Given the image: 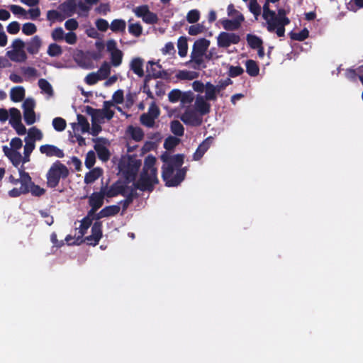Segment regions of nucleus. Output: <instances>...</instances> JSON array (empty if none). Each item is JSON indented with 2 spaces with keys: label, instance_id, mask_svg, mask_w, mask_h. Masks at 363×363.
<instances>
[{
  "label": "nucleus",
  "instance_id": "f257e3e1",
  "mask_svg": "<svg viewBox=\"0 0 363 363\" xmlns=\"http://www.w3.org/2000/svg\"><path fill=\"white\" fill-rule=\"evenodd\" d=\"M164 162L162 166V177L168 186H177L184 178L185 172L180 167L183 164V156L181 155H170L164 153L161 156Z\"/></svg>",
  "mask_w": 363,
  "mask_h": 363
},
{
  "label": "nucleus",
  "instance_id": "f03ea898",
  "mask_svg": "<svg viewBox=\"0 0 363 363\" xmlns=\"http://www.w3.org/2000/svg\"><path fill=\"white\" fill-rule=\"evenodd\" d=\"M279 0H266L263 6V18L267 23L269 31H276L278 36H283L285 32L284 26L289 23V19L286 17L284 10H279L277 15L270 11L269 4H275Z\"/></svg>",
  "mask_w": 363,
  "mask_h": 363
},
{
  "label": "nucleus",
  "instance_id": "7ed1b4c3",
  "mask_svg": "<svg viewBox=\"0 0 363 363\" xmlns=\"http://www.w3.org/2000/svg\"><path fill=\"white\" fill-rule=\"evenodd\" d=\"M19 177L21 186H15L9 191L8 194L11 197H18L28 192L31 193L33 196H40L45 193V189L34 184L29 174L22 169H19Z\"/></svg>",
  "mask_w": 363,
  "mask_h": 363
},
{
  "label": "nucleus",
  "instance_id": "20e7f679",
  "mask_svg": "<svg viewBox=\"0 0 363 363\" xmlns=\"http://www.w3.org/2000/svg\"><path fill=\"white\" fill-rule=\"evenodd\" d=\"M155 162L156 158L152 155L145 158L143 171L138 182V186L143 190H149L158 182L157 168L155 167Z\"/></svg>",
  "mask_w": 363,
  "mask_h": 363
},
{
  "label": "nucleus",
  "instance_id": "39448f33",
  "mask_svg": "<svg viewBox=\"0 0 363 363\" xmlns=\"http://www.w3.org/2000/svg\"><path fill=\"white\" fill-rule=\"evenodd\" d=\"M141 162L136 157L125 155L122 157L118 168L128 180H133L138 172Z\"/></svg>",
  "mask_w": 363,
  "mask_h": 363
},
{
  "label": "nucleus",
  "instance_id": "423d86ee",
  "mask_svg": "<svg viewBox=\"0 0 363 363\" xmlns=\"http://www.w3.org/2000/svg\"><path fill=\"white\" fill-rule=\"evenodd\" d=\"M227 14L230 18L220 20L223 28L227 30H238L245 20L243 15L236 10L233 4L228 6Z\"/></svg>",
  "mask_w": 363,
  "mask_h": 363
},
{
  "label": "nucleus",
  "instance_id": "0eeeda50",
  "mask_svg": "<svg viewBox=\"0 0 363 363\" xmlns=\"http://www.w3.org/2000/svg\"><path fill=\"white\" fill-rule=\"evenodd\" d=\"M69 174V170L65 165L56 162L52 164L47 173L48 185L55 187L58 185L61 179L66 178Z\"/></svg>",
  "mask_w": 363,
  "mask_h": 363
},
{
  "label": "nucleus",
  "instance_id": "6e6552de",
  "mask_svg": "<svg viewBox=\"0 0 363 363\" xmlns=\"http://www.w3.org/2000/svg\"><path fill=\"white\" fill-rule=\"evenodd\" d=\"M6 56L13 62H21L26 60L25 43L19 39H15L6 51Z\"/></svg>",
  "mask_w": 363,
  "mask_h": 363
},
{
  "label": "nucleus",
  "instance_id": "1a4fd4ad",
  "mask_svg": "<svg viewBox=\"0 0 363 363\" xmlns=\"http://www.w3.org/2000/svg\"><path fill=\"white\" fill-rule=\"evenodd\" d=\"M115 105L111 101H104L103 108L101 109H94L91 112V116L94 117V120L104 123L105 120H111L114 115Z\"/></svg>",
  "mask_w": 363,
  "mask_h": 363
},
{
  "label": "nucleus",
  "instance_id": "9d476101",
  "mask_svg": "<svg viewBox=\"0 0 363 363\" xmlns=\"http://www.w3.org/2000/svg\"><path fill=\"white\" fill-rule=\"evenodd\" d=\"M179 117L185 124L192 126L200 125L203 121V116L194 107L190 106H188Z\"/></svg>",
  "mask_w": 363,
  "mask_h": 363
},
{
  "label": "nucleus",
  "instance_id": "9b49d317",
  "mask_svg": "<svg viewBox=\"0 0 363 363\" xmlns=\"http://www.w3.org/2000/svg\"><path fill=\"white\" fill-rule=\"evenodd\" d=\"M9 123L19 135L26 133V128L22 123V116L20 111L16 108L9 109Z\"/></svg>",
  "mask_w": 363,
  "mask_h": 363
},
{
  "label": "nucleus",
  "instance_id": "f8f14e48",
  "mask_svg": "<svg viewBox=\"0 0 363 363\" xmlns=\"http://www.w3.org/2000/svg\"><path fill=\"white\" fill-rule=\"evenodd\" d=\"M107 52L110 55L111 65L114 67H118L122 63L123 52L117 48V43L114 40H108L106 43Z\"/></svg>",
  "mask_w": 363,
  "mask_h": 363
},
{
  "label": "nucleus",
  "instance_id": "ddd939ff",
  "mask_svg": "<svg viewBox=\"0 0 363 363\" xmlns=\"http://www.w3.org/2000/svg\"><path fill=\"white\" fill-rule=\"evenodd\" d=\"M93 142L94 143V150L97 152L99 158L102 161H107L110 157L109 140L104 138H96L93 139Z\"/></svg>",
  "mask_w": 363,
  "mask_h": 363
},
{
  "label": "nucleus",
  "instance_id": "4468645a",
  "mask_svg": "<svg viewBox=\"0 0 363 363\" xmlns=\"http://www.w3.org/2000/svg\"><path fill=\"white\" fill-rule=\"evenodd\" d=\"M133 12L137 17L141 18L145 23L148 24L155 23L158 20L157 15L151 12L147 5L135 7Z\"/></svg>",
  "mask_w": 363,
  "mask_h": 363
},
{
  "label": "nucleus",
  "instance_id": "2eb2a0df",
  "mask_svg": "<svg viewBox=\"0 0 363 363\" xmlns=\"http://www.w3.org/2000/svg\"><path fill=\"white\" fill-rule=\"evenodd\" d=\"M160 115L159 108L152 103L148 108V111L146 113H143L140 116V122L143 125L152 128L155 125V121L158 118Z\"/></svg>",
  "mask_w": 363,
  "mask_h": 363
},
{
  "label": "nucleus",
  "instance_id": "dca6fc26",
  "mask_svg": "<svg viewBox=\"0 0 363 363\" xmlns=\"http://www.w3.org/2000/svg\"><path fill=\"white\" fill-rule=\"evenodd\" d=\"M35 106L34 100L30 98L26 99L22 104L24 120L28 125H32L36 121Z\"/></svg>",
  "mask_w": 363,
  "mask_h": 363
},
{
  "label": "nucleus",
  "instance_id": "f3484780",
  "mask_svg": "<svg viewBox=\"0 0 363 363\" xmlns=\"http://www.w3.org/2000/svg\"><path fill=\"white\" fill-rule=\"evenodd\" d=\"M240 37L233 33L221 32L217 37L218 45L220 48H228L232 44H237Z\"/></svg>",
  "mask_w": 363,
  "mask_h": 363
},
{
  "label": "nucleus",
  "instance_id": "a211bd4d",
  "mask_svg": "<svg viewBox=\"0 0 363 363\" xmlns=\"http://www.w3.org/2000/svg\"><path fill=\"white\" fill-rule=\"evenodd\" d=\"M104 197V194L101 190L99 192L91 194L89 197V204L91 206V209L88 213L96 216V211L103 205Z\"/></svg>",
  "mask_w": 363,
  "mask_h": 363
},
{
  "label": "nucleus",
  "instance_id": "6ab92c4d",
  "mask_svg": "<svg viewBox=\"0 0 363 363\" xmlns=\"http://www.w3.org/2000/svg\"><path fill=\"white\" fill-rule=\"evenodd\" d=\"M209 45L210 41L205 38H200L196 40L193 46L192 57L196 58L202 57L209 47Z\"/></svg>",
  "mask_w": 363,
  "mask_h": 363
},
{
  "label": "nucleus",
  "instance_id": "aec40b11",
  "mask_svg": "<svg viewBox=\"0 0 363 363\" xmlns=\"http://www.w3.org/2000/svg\"><path fill=\"white\" fill-rule=\"evenodd\" d=\"M3 152L13 166L17 167L23 164V155L21 154L20 150L9 149L8 146H4Z\"/></svg>",
  "mask_w": 363,
  "mask_h": 363
},
{
  "label": "nucleus",
  "instance_id": "412c9836",
  "mask_svg": "<svg viewBox=\"0 0 363 363\" xmlns=\"http://www.w3.org/2000/svg\"><path fill=\"white\" fill-rule=\"evenodd\" d=\"M72 128L74 133H89L90 130L88 121L82 115H77V122L72 123Z\"/></svg>",
  "mask_w": 363,
  "mask_h": 363
},
{
  "label": "nucleus",
  "instance_id": "4be33fe9",
  "mask_svg": "<svg viewBox=\"0 0 363 363\" xmlns=\"http://www.w3.org/2000/svg\"><path fill=\"white\" fill-rule=\"evenodd\" d=\"M102 235L101 223L96 222L91 227V235L87 236L85 240L89 245H96L98 244Z\"/></svg>",
  "mask_w": 363,
  "mask_h": 363
},
{
  "label": "nucleus",
  "instance_id": "5701e85b",
  "mask_svg": "<svg viewBox=\"0 0 363 363\" xmlns=\"http://www.w3.org/2000/svg\"><path fill=\"white\" fill-rule=\"evenodd\" d=\"M208 100L203 96H197L194 104V108L198 111L201 116L206 115L210 112L211 105Z\"/></svg>",
  "mask_w": 363,
  "mask_h": 363
},
{
  "label": "nucleus",
  "instance_id": "b1692460",
  "mask_svg": "<svg viewBox=\"0 0 363 363\" xmlns=\"http://www.w3.org/2000/svg\"><path fill=\"white\" fill-rule=\"evenodd\" d=\"M40 152L47 157H56L62 158L64 156L63 151L52 145H43L40 147Z\"/></svg>",
  "mask_w": 363,
  "mask_h": 363
},
{
  "label": "nucleus",
  "instance_id": "393cba45",
  "mask_svg": "<svg viewBox=\"0 0 363 363\" xmlns=\"http://www.w3.org/2000/svg\"><path fill=\"white\" fill-rule=\"evenodd\" d=\"M94 219H96V216L88 213L86 216L79 221V226L77 228V230H78L81 238L86 233L87 230L91 225Z\"/></svg>",
  "mask_w": 363,
  "mask_h": 363
},
{
  "label": "nucleus",
  "instance_id": "a878e982",
  "mask_svg": "<svg viewBox=\"0 0 363 363\" xmlns=\"http://www.w3.org/2000/svg\"><path fill=\"white\" fill-rule=\"evenodd\" d=\"M120 211V206L118 205H112L104 208L96 216V219H101L106 217L113 216L118 213Z\"/></svg>",
  "mask_w": 363,
  "mask_h": 363
},
{
  "label": "nucleus",
  "instance_id": "bb28decb",
  "mask_svg": "<svg viewBox=\"0 0 363 363\" xmlns=\"http://www.w3.org/2000/svg\"><path fill=\"white\" fill-rule=\"evenodd\" d=\"M101 190L104 194L105 196L113 197L119 194H122L123 192L124 188L122 183L117 182L108 189L103 188Z\"/></svg>",
  "mask_w": 363,
  "mask_h": 363
},
{
  "label": "nucleus",
  "instance_id": "cd10ccee",
  "mask_svg": "<svg viewBox=\"0 0 363 363\" xmlns=\"http://www.w3.org/2000/svg\"><path fill=\"white\" fill-rule=\"evenodd\" d=\"M24 140L25 145L23 147V164L30 161V155L35 147L34 141L32 140H28V138H26Z\"/></svg>",
  "mask_w": 363,
  "mask_h": 363
},
{
  "label": "nucleus",
  "instance_id": "c85d7f7f",
  "mask_svg": "<svg viewBox=\"0 0 363 363\" xmlns=\"http://www.w3.org/2000/svg\"><path fill=\"white\" fill-rule=\"evenodd\" d=\"M205 96L204 98L210 101H216L217 95L219 94L218 88H216L215 85L211 83H206L205 84Z\"/></svg>",
  "mask_w": 363,
  "mask_h": 363
},
{
  "label": "nucleus",
  "instance_id": "c756f323",
  "mask_svg": "<svg viewBox=\"0 0 363 363\" xmlns=\"http://www.w3.org/2000/svg\"><path fill=\"white\" fill-rule=\"evenodd\" d=\"M25 96V89L23 86H18L12 88L10 91L11 99L14 102L21 101Z\"/></svg>",
  "mask_w": 363,
  "mask_h": 363
},
{
  "label": "nucleus",
  "instance_id": "7c9ffc66",
  "mask_svg": "<svg viewBox=\"0 0 363 363\" xmlns=\"http://www.w3.org/2000/svg\"><path fill=\"white\" fill-rule=\"evenodd\" d=\"M42 45V40L38 35L34 36L30 39L28 45V51L31 54H36Z\"/></svg>",
  "mask_w": 363,
  "mask_h": 363
},
{
  "label": "nucleus",
  "instance_id": "2f4dec72",
  "mask_svg": "<svg viewBox=\"0 0 363 363\" xmlns=\"http://www.w3.org/2000/svg\"><path fill=\"white\" fill-rule=\"evenodd\" d=\"M126 134L136 141L141 140L143 138V132L138 127L129 126L126 130Z\"/></svg>",
  "mask_w": 363,
  "mask_h": 363
},
{
  "label": "nucleus",
  "instance_id": "473e14b6",
  "mask_svg": "<svg viewBox=\"0 0 363 363\" xmlns=\"http://www.w3.org/2000/svg\"><path fill=\"white\" fill-rule=\"evenodd\" d=\"M102 174V170L100 168H94L88 172L84 177L86 184H91L96 181Z\"/></svg>",
  "mask_w": 363,
  "mask_h": 363
},
{
  "label": "nucleus",
  "instance_id": "72a5a7b5",
  "mask_svg": "<svg viewBox=\"0 0 363 363\" xmlns=\"http://www.w3.org/2000/svg\"><path fill=\"white\" fill-rule=\"evenodd\" d=\"M130 68L134 72V73H135L139 77H142L143 75L142 59L139 57L133 59L130 62Z\"/></svg>",
  "mask_w": 363,
  "mask_h": 363
},
{
  "label": "nucleus",
  "instance_id": "f704fd0d",
  "mask_svg": "<svg viewBox=\"0 0 363 363\" xmlns=\"http://www.w3.org/2000/svg\"><path fill=\"white\" fill-rule=\"evenodd\" d=\"M99 0H84L79 1L77 4V7L79 9L80 13H87L91 8V6L97 4Z\"/></svg>",
  "mask_w": 363,
  "mask_h": 363
},
{
  "label": "nucleus",
  "instance_id": "c9c22d12",
  "mask_svg": "<svg viewBox=\"0 0 363 363\" xmlns=\"http://www.w3.org/2000/svg\"><path fill=\"white\" fill-rule=\"evenodd\" d=\"M210 143H211L210 140L207 139L202 144H201L199 145V147L197 148L196 152L194 155V159L195 160H199L200 158L202 157L203 154L208 149V147L210 146Z\"/></svg>",
  "mask_w": 363,
  "mask_h": 363
},
{
  "label": "nucleus",
  "instance_id": "e433bc0d",
  "mask_svg": "<svg viewBox=\"0 0 363 363\" xmlns=\"http://www.w3.org/2000/svg\"><path fill=\"white\" fill-rule=\"evenodd\" d=\"M125 27L126 23L122 19H115L110 25V28L113 32H123L125 30Z\"/></svg>",
  "mask_w": 363,
  "mask_h": 363
},
{
  "label": "nucleus",
  "instance_id": "4c0bfd02",
  "mask_svg": "<svg viewBox=\"0 0 363 363\" xmlns=\"http://www.w3.org/2000/svg\"><path fill=\"white\" fill-rule=\"evenodd\" d=\"M178 53L180 57H184L187 54L188 44L185 38H180L177 43Z\"/></svg>",
  "mask_w": 363,
  "mask_h": 363
},
{
  "label": "nucleus",
  "instance_id": "58836bf2",
  "mask_svg": "<svg viewBox=\"0 0 363 363\" xmlns=\"http://www.w3.org/2000/svg\"><path fill=\"white\" fill-rule=\"evenodd\" d=\"M38 86L44 94H46L50 96L52 95V87L47 80L44 79H40L38 81Z\"/></svg>",
  "mask_w": 363,
  "mask_h": 363
},
{
  "label": "nucleus",
  "instance_id": "ea45409f",
  "mask_svg": "<svg viewBox=\"0 0 363 363\" xmlns=\"http://www.w3.org/2000/svg\"><path fill=\"white\" fill-rule=\"evenodd\" d=\"M199 76L198 73L193 71H179L177 74V77L180 79L192 80L197 78Z\"/></svg>",
  "mask_w": 363,
  "mask_h": 363
},
{
  "label": "nucleus",
  "instance_id": "a19ab883",
  "mask_svg": "<svg viewBox=\"0 0 363 363\" xmlns=\"http://www.w3.org/2000/svg\"><path fill=\"white\" fill-rule=\"evenodd\" d=\"M27 138L35 143L36 140H40L43 138V133L37 128L33 127L28 130Z\"/></svg>",
  "mask_w": 363,
  "mask_h": 363
},
{
  "label": "nucleus",
  "instance_id": "79ce46f5",
  "mask_svg": "<svg viewBox=\"0 0 363 363\" xmlns=\"http://www.w3.org/2000/svg\"><path fill=\"white\" fill-rule=\"evenodd\" d=\"M97 73L101 80L107 78L111 73V65L108 62H104L97 71Z\"/></svg>",
  "mask_w": 363,
  "mask_h": 363
},
{
  "label": "nucleus",
  "instance_id": "37998d69",
  "mask_svg": "<svg viewBox=\"0 0 363 363\" xmlns=\"http://www.w3.org/2000/svg\"><path fill=\"white\" fill-rule=\"evenodd\" d=\"M246 69L247 72L250 76H257L259 74V67L257 65V63L253 60H247L246 62Z\"/></svg>",
  "mask_w": 363,
  "mask_h": 363
},
{
  "label": "nucleus",
  "instance_id": "c03bdc74",
  "mask_svg": "<svg viewBox=\"0 0 363 363\" xmlns=\"http://www.w3.org/2000/svg\"><path fill=\"white\" fill-rule=\"evenodd\" d=\"M205 31V26L201 23L194 24L188 28V33L190 35H197Z\"/></svg>",
  "mask_w": 363,
  "mask_h": 363
},
{
  "label": "nucleus",
  "instance_id": "a18cd8bd",
  "mask_svg": "<svg viewBox=\"0 0 363 363\" xmlns=\"http://www.w3.org/2000/svg\"><path fill=\"white\" fill-rule=\"evenodd\" d=\"M200 16L201 14L199 10L192 9L187 13L186 18L189 23H195L199 21Z\"/></svg>",
  "mask_w": 363,
  "mask_h": 363
},
{
  "label": "nucleus",
  "instance_id": "49530a36",
  "mask_svg": "<svg viewBox=\"0 0 363 363\" xmlns=\"http://www.w3.org/2000/svg\"><path fill=\"white\" fill-rule=\"evenodd\" d=\"M128 31L131 35L139 37L143 33V27L138 23H130L128 26Z\"/></svg>",
  "mask_w": 363,
  "mask_h": 363
},
{
  "label": "nucleus",
  "instance_id": "de8ad7c7",
  "mask_svg": "<svg viewBox=\"0 0 363 363\" xmlns=\"http://www.w3.org/2000/svg\"><path fill=\"white\" fill-rule=\"evenodd\" d=\"M67 125L65 120L62 118L57 117L52 121V126L57 131H62L65 129Z\"/></svg>",
  "mask_w": 363,
  "mask_h": 363
},
{
  "label": "nucleus",
  "instance_id": "09e8293b",
  "mask_svg": "<svg viewBox=\"0 0 363 363\" xmlns=\"http://www.w3.org/2000/svg\"><path fill=\"white\" fill-rule=\"evenodd\" d=\"M247 40L249 45L252 48H259L262 43V40L254 35H247Z\"/></svg>",
  "mask_w": 363,
  "mask_h": 363
},
{
  "label": "nucleus",
  "instance_id": "8fccbe9b",
  "mask_svg": "<svg viewBox=\"0 0 363 363\" xmlns=\"http://www.w3.org/2000/svg\"><path fill=\"white\" fill-rule=\"evenodd\" d=\"M171 130L177 135L181 136L184 133V127L178 121H174L171 123Z\"/></svg>",
  "mask_w": 363,
  "mask_h": 363
},
{
  "label": "nucleus",
  "instance_id": "3c124183",
  "mask_svg": "<svg viewBox=\"0 0 363 363\" xmlns=\"http://www.w3.org/2000/svg\"><path fill=\"white\" fill-rule=\"evenodd\" d=\"M47 52L51 57H57L62 54V50L60 45L52 43L49 45Z\"/></svg>",
  "mask_w": 363,
  "mask_h": 363
},
{
  "label": "nucleus",
  "instance_id": "603ef678",
  "mask_svg": "<svg viewBox=\"0 0 363 363\" xmlns=\"http://www.w3.org/2000/svg\"><path fill=\"white\" fill-rule=\"evenodd\" d=\"M179 143V139L169 136L167 138L164 143V147L166 150H172L174 147H176Z\"/></svg>",
  "mask_w": 363,
  "mask_h": 363
},
{
  "label": "nucleus",
  "instance_id": "864d4df0",
  "mask_svg": "<svg viewBox=\"0 0 363 363\" xmlns=\"http://www.w3.org/2000/svg\"><path fill=\"white\" fill-rule=\"evenodd\" d=\"M37 31L35 25L33 23H26L22 26V32L26 35L34 34Z\"/></svg>",
  "mask_w": 363,
  "mask_h": 363
},
{
  "label": "nucleus",
  "instance_id": "5fc2aeb1",
  "mask_svg": "<svg viewBox=\"0 0 363 363\" xmlns=\"http://www.w3.org/2000/svg\"><path fill=\"white\" fill-rule=\"evenodd\" d=\"M101 121L94 120V117H91V128L89 132L93 135H97L101 131Z\"/></svg>",
  "mask_w": 363,
  "mask_h": 363
},
{
  "label": "nucleus",
  "instance_id": "6e6d98bb",
  "mask_svg": "<svg viewBox=\"0 0 363 363\" xmlns=\"http://www.w3.org/2000/svg\"><path fill=\"white\" fill-rule=\"evenodd\" d=\"M194 100V96L191 91L182 92L181 94L180 102L182 106L191 104Z\"/></svg>",
  "mask_w": 363,
  "mask_h": 363
},
{
  "label": "nucleus",
  "instance_id": "4d7b16f0",
  "mask_svg": "<svg viewBox=\"0 0 363 363\" xmlns=\"http://www.w3.org/2000/svg\"><path fill=\"white\" fill-rule=\"evenodd\" d=\"M9 9L13 14L22 16L23 18L28 19L27 11L23 8L17 5H11Z\"/></svg>",
  "mask_w": 363,
  "mask_h": 363
},
{
  "label": "nucleus",
  "instance_id": "13d9d810",
  "mask_svg": "<svg viewBox=\"0 0 363 363\" xmlns=\"http://www.w3.org/2000/svg\"><path fill=\"white\" fill-rule=\"evenodd\" d=\"M99 80L101 79H100L97 72L89 73L84 79L85 82L89 85L95 84Z\"/></svg>",
  "mask_w": 363,
  "mask_h": 363
},
{
  "label": "nucleus",
  "instance_id": "bf43d9fd",
  "mask_svg": "<svg viewBox=\"0 0 363 363\" xmlns=\"http://www.w3.org/2000/svg\"><path fill=\"white\" fill-rule=\"evenodd\" d=\"M308 30L306 28L298 33H292L291 34V38L293 40H300V41L305 40L306 38H308Z\"/></svg>",
  "mask_w": 363,
  "mask_h": 363
},
{
  "label": "nucleus",
  "instance_id": "052dcab7",
  "mask_svg": "<svg viewBox=\"0 0 363 363\" xmlns=\"http://www.w3.org/2000/svg\"><path fill=\"white\" fill-rule=\"evenodd\" d=\"M95 161H96V156H95L94 152L91 151V150L88 152L86 154V159H85L86 167L89 169L92 167L95 164Z\"/></svg>",
  "mask_w": 363,
  "mask_h": 363
},
{
  "label": "nucleus",
  "instance_id": "680f3d73",
  "mask_svg": "<svg viewBox=\"0 0 363 363\" xmlns=\"http://www.w3.org/2000/svg\"><path fill=\"white\" fill-rule=\"evenodd\" d=\"M182 91L179 89L172 90L168 94V99L169 101L176 103L180 101Z\"/></svg>",
  "mask_w": 363,
  "mask_h": 363
},
{
  "label": "nucleus",
  "instance_id": "e2e57ef3",
  "mask_svg": "<svg viewBox=\"0 0 363 363\" xmlns=\"http://www.w3.org/2000/svg\"><path fill=\"white\" fill-rule=\"evenodd\" d=\"M114 105L122 104L123 101V91L122 90H118L113 94L112 101H110Z\"/></svg>",
  "mask_w": 363,
  "mask_h": 363
},
{
  "label": "nucleus",
  "instance_id": "0e129e2a",
  "mask_svg": "<svg viewBox=\"0 0 363 363\" xmlns=\"http://www.w3.org/2000/svg\"><path fill=\"white\" fill-rule=\"evenodd\" d=\"M249 9L257 18L260 13V7L257 4V0H252L250 1Z\"/></svg>",
  "mask_w": 363,
  "mask_h": 363
},
{
  "label": "nucleus",
  "instance_id": "69168bd1",
  "mask_svg": "<svg viewBox=\"0 0 363 363\" xmlns=\"http://www.w3.org/2000/svg\"><path fill=\"white\" fill-rule=\"evenodd\" d=\"M23 146V142L19 138H12L9 146H8L9 149H15V150H21Z\"/></svg>",
  "mask_w": 363,
  "mask_h": 363
},
{
  "label": "nucleus",
  "instance_id": "338daca9",
  "mask_svg": "<svg viewBox=\"0 0 363 363\" xmlns=\"http://www.w3.org/2000/svg\"><path fill=\"white\" fill-rule=\"evenodd\" d=\"M65 33L62 28H57L54 29L52 32V38L55 40H61L64 39Z\"/></svg>",
  "mask_w": 363,
  "mask_h": 363
},
{
  "label": "nucleus",
  "instance_id": "774afa93",
  "mask_svg": "<svg viewBox=\"0 0 363 363\" xmlns=\"http://www.w3.org/2000/svg\"><path fill=\"white\" fill-rule=\"evenodd\" d=\"M20 30V24L16 21L10 23L7 26V31L12 35L18 33Z\"/></svg>",
  "mask_w": 363,
  "mask_h": 363
}]
</instances>
